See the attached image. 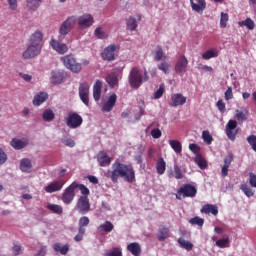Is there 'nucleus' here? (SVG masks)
<instances>
[{
  "mask_svg": "<svg viewBox=\"0 0 256 256\" xmlns=\"http://www.w3.org/2000/svg\"><path fill=\"white\" fill-rule=\"evenodd\" d=\"M104 176L113 184H117L120 178L129 184L136 181V172L133 165L122 163L120 160H115L111 165V170L108 169Z\"/></svg>",
  "mask_w": 256,
  "mask_h": 256,
  "instance_id": "nucleus-1",
  "label": "nucleus"
},
{
  "mask_svg": "<svg viewBox=\"0 0 256 256\" xmlns=\"http://www.w3.org/2000/svg\"><path fill=\"white\" fill-rule=\"evenodd\" d=\"M128 81L132 89H139L143 83L149 81L148 71L145 68L133 67L129 73Z\"/></svg>",
  "mask_w": 256,
  "mask_h": 256,
  "instance_id": "nucleus-2",
  "label": "nucleus"
},
{
  "mask_svg": "<svg viewBox=\"0 0 256 256\" xmlns=\"http://www.w3.org/2000/svg\"><path fill=\"white\" fill-rule=\"evenodd\" d=\"M65 121L69 129H78L83 124L82 116L76 112H69Z\"/></svg>",
  "mask_w": 256,
  "mask_h": 256,
  "instance_id": "nucleus-3",
  "label": "nucleus"
},
{
  "mask_svg": "<svg viewBox=\"0 0 256 256\" xmlns=\"http://www.w3.org/2000/svg\"><path fill=\"white\" fill-rule=\"evenodd\" d=\"M237 128H238L237 120H229L225 126V134L227 138L232 142L236 140L237 135L239 133V130Z\"/></svg>",
  "mask_w": 256,
  "mask_h": 256,
  "instance_id": "nucleus-4",
  "label": "nucleus"
},
{
  "mask_svg": "<svg viewBox=\"0 0 256 256\" xmlns=\"http://www.w3.org/2000/svg\"><path fill=\"white\" fill-rule=\"evenodd\" d=\"M90 200L87 196H80L76 202L75 210L81 214H87L90 211Z\"/></svg>",
  "mask_w": 256,
  "mask_h": 256,
  "instance_id": "nucleus-5",
  "label": "nucleus"
},
{
  "mask_svg": "<svg viewBox=\"0 0 256 256\" xmlns=\"http://www.w3.org/2000/svg\"><path fill=\"white\" fill-rule=\"evenodd\" d=\"M75 196V186L73 185V183H71L68 187L64 189L63 193L61 194V201L65 205H70L74 201Z\"/></svg>",
  "mask_w": 256,
  "mask_h": 256,
  "instance_id": "nucleus-6",
  "label": "nucleus"
},
{
  "mask_svg": "<svg viewBox=\"0 0 256 256\" xmlns=\"http://www.w3.org/2000/svg\"><path fill=\"white\" fill-rule=\"evenodd\" d=\"M42 51V45L28 44L26 51L22 53L24 59H34L37 55H40Z\"/></svg>",
  "mask_w": 256,
  "mask_h": 256,
  "instance_id": "nucleus-7",
  "label": "nucleus"
},
{
  "mask_svg": "<svg viewBox=\"0 0 256 256\" xmlns=\"http://www.w3.org/2000/svg\"><path fill=\"white\" fill-rule=\"evenodd\" d=\"M178 194H182L183 199L194 198L197 195V188L192 184H185L178 189Z\"/></svg>",
  "mask_w": 256,
  "mask_h": 256,
  "instance_id": "nucleus-8",
  "label": "nucleus"
},
{
  "mask_svg": "<svg viewBox=\"0 0 256 256\" xmlns=\"http://www.w3.org/2000/svg\"><path fill=\"white\" fill-rule=\"evenodd\" d=\"M76 22H77V18L75 16H70L61 24L59 28V33L61 35H68L71 29H73Z\"/></svg>",
  "mask_w": 256,
  "mask_h": 256,
  "instance_id": "nucleus-9",
  "label": "nucleus"
},
{
  "mask_svg": "<svg viewBox=\"0 0 256 256\" xmlns=\"http://www.w3.org/2000/svg\"><path fill=\"white\" fill-rule=\"evenodd\" d=\"M66 184V181L63 179L53 181L49 183L45 188L44 191L48 194H53L55 192H59L63 189L64 185Z\"/></svg>",
  "mask_w": 256,
  "mask_h": 256,
  "instance_id": "nucleus-10",
  "label": "nucleus"
},
{
  "mask_svg": "<svg viewBox=\"0 0 256 256\" xmlns=\"http://www.w3.org/2000/svg\"><path fill=\"white\" fill-rule=\"evenodd\" d=\"M116 103L117 95L113 93L108 97L107 101L103 103L101 111L103 113H110L114 109Z\"/></svg>",
  "mask_w": 256,
  "mask_h": 256,
  "instance_id": "nucleus-11",
  "label": "nucleus"
},
{
  "mask_svg": "<svg viewBox=\"0 0 256 256\" xmlns=\"http://www.w3.org/2000/svg\"><path fill=\"white\" fill-rule=\"evenodd\" d=\"M116 50H117V46L115 44H111L107 46L101 53L102 59L104 61H114Z\"/></svg>",
  "mask_w": 256,
  "mask_h": 256,
  "instance_id": "nucleus-12",
  "label": "nucleus"
},
{
  "mask_svg": "<svg viewBox=\"0 0 256 256\" xmlns=\"http://www.w3.org/2000/svg\"><path fill=\"white\" fill-rule=\"evenodd\" d=\"M66 77H67V74L65 72L52 71L51 77H50V83H52V85H61V83H64Z\"/></svg>",
  "mask_w": 256,
  "mask_h": 256,
  "instance_id": "nucleus-13",
  "label": "nucleus"
},
{
  "mask_svg": "<svg viewBox=\"0 0 256 256\" xmlns=\"http://www.w3.org/2000/svg\"><path fill=\"white\" fill-rule=\"evenodd\" d=\"M185 103H187V98L183 94H173L171 96L170 107H179L185 105Z\"/></svg>",
  "mask_w": 256,
  "mask_h": 256,
  "instance_id": "nucleus-14",
  "label": "nucleus"
},
{
  "mask_svg": "<svg viewBox=\"0 0 256 256\" xmlns=\"http://www.w3.org/2000/svg\"><path fill=\"white\" fill-rule=\"evenodd\" d=\"M234 161V155L229 154L224 158V165L221 168V175L223 178H226L229 175V168Z\"/></svg>",
  "mask_w": 256,
  "mask_h": 256,
  "instance_id": "nucleus-15",
  "label": "nucleus"
},
{
  "mask_svg": "<svg viewBox=\"0 0 256 256\" xmlns=\"http://www.w3.org/2000/svg\"><path fill=\"white\" fill-rule=\"evenodd\" d=\"M94 23V18L90 14H84L78 18L77 24L79 27H91Z\"/></svg>",
  "mask_w": 256,
  "mask_h": 256,
  "instance_id": "nucleus-16",
  "label": "nucleus"
},
{
  "mask_svg": "<svg viewBox=\"0 0 256 256\" xmlns=\"http://www.w3.org/2000/svg\"><path fill=\"white\" fill-rule=\"evenodd\" d=\"M97 161L100 167H108L111 165L112 159L106 152H99L97 155Z\"/></svg>",
  "mask_w": 256,
  "mask_h": 256,
  "instance_id": "nucleus-17",
  "label": "nucleus"
},
{
  "mask_svg": "<svg viewBox=\"0 0 256 256\" xmlns=\"http://www.w3.org/2000/svg\"><path fill=\"white\" fill-rule=\"evenodd\" d=\"M50 45L54 51L59 53L60 55H64V53H67L68 51V46L66 44H62L56 40H51Z\"/></svg>",
  "mask_w": 256,
  "mask_h": 256,
  "instance_id": "nucleus-18",
  "label": "nucleus"
},
{
  "mask_svg": "<svg viewBox=\"0 0 256 256\" xmlns=\"http://www.w3.org/2000/svg\"><path fill=\"white\" fill-rule=\"evenodd\" d=\"M201 213L206 214V215H213V216H218L219 214V209L216 205L213 204H205L201 208Z\"/></svg>",
  "mask_w": 256,
  "mask_h": 256,
  "instance_id": "nucleus-19",
  "label": "nucleus"
},
{
  "mask_svg": "<svg viewBox=\"0 0 256 256\" xmlns=\"http://www.w3.org/2000/svg\"><path fill=\"white\" fill-rule=\"evenodd\" d=\"M102 87V81L96 80L92 88L94 101H99L101 99Z\"/></svg>",
  "mask_w": 256,
  "mask_h": 256,
  "instance_id": "nucleus-20",
  "label": "nucleus"
},
{
  "mask_svg": "<svg viewBox=\"0 0 256 256\" xmlns=\"http://www.w3.org/2000/svg\"><path fill=\"white\" fill-rule=\"evenodd\" d=\"M127 251L131 253L132 256H141L142 248L138 242H131L127 245Z\"/></svg>",
  "mask_w": 256,
  "mask_h": 256,
  "instance_id": "nucleus-21",
  "label": "nucleus"
},
{
  "mask_svg": "<svg viewBox=\"0 0 256 256\" xmlns=\"http://www.w3.org/2000/svg\"><path fill=\"white\" fill-rule=\"evenodd\" d=\"M190 4L192 10L196 11L197 13H202L207 6L206 0H196V3L194 0H190Z\"/></svg>",
  "mask_w": 256,
  "mask_h": 256,
  "instance_id": "nucleus-22",
  "label": "nucleus"
},
{
  "mask_svg": "<svg viewBox=\"0 0 256 256\" xmlns=\"http://www.w3.org/2000/svg\"><path fill=\"white\" fill-rule=\"evenodd\" d=\"M43 33L41 31L33 32L29 37V44L31 45H42Z\"/></svg>",
  "mask_w": 256,
  "mask_h": 256,
  "instance_id": "nucleus-23",
  "label": "nucleus"
},
{
  "mask_svg": "<svg viewBox=\"0 0 256 256\" xmlns=\"http://www.w3.org/2000/svg\"><path fill=\"white\" fill-rule=\"evenodd\" d=\"M170 229L168 227H165L164 225H161L157 231V239L159 242H164L169 238Z\"/></svg>",
  "mask_w": 256,
  "mask_h": 256,
  "instance_id": "nucleus-24",
  "label": "nucleus"
},
{
  "mask_svg": "<svg viewBox=\"0 0 256 256\" xmlns=\"http://www.w3.org/2000/svg\"><path fill=\"white\" fill-rule=\"evenodd\" d=\"M47 99H48V94L46 92H39L33 97L32 103L35 107H39L40 105L45 103Z\"/></svg>",
  "mask_w": 256,
  "mask_h": 256,
  "instance_id": "nucleus-25",
  "label": "nucleus"
},
{
  "mask_svg": "<svg viewBox=\"0 0 256 256\" xmlns=\"http://www.w3.org/2000/svg\"><path fill=\"white\" fill-rule=\"evenodd\" d=\"M29 142L28 140H21L14 138L12 141H10V146L14 148V150H22L25 149L28 146Z\"/></svg>",
  "mask_w": 256,
  "mask_h": 256,
  "instance_id": "nucleus-26",
  "label": "nucleus"
},
{
  "mask_svg": "<svg viewBox=\"0 0 256 256\" xmlns=\"http://www.w3.org/2000/svg\"><path fill=\"white\" fill-rule=\"evenodd\" d=\"M167 168V164L163 157H159L156 162V172L158 175L162 176L165 174Z\"/></svg>",
  "mask_w": 256,
  "mask_h": 256,
  "instance_id": "nucleus-27",
  "label": "nucleus"
},
{
  "mask_svg": "<svg viewBox=\"0 0 256 256\" xmlns=\"http://www.w3.org/2000/svg\"><path fill=\"white\" fill-rule=\"evenodd\" d=\"M114 230V224L110 221H105L103 224L99 225L97 231L99 233H111Z\"/></svg>",
  "mask_w": 256,
  "mask_h": 256,
  "instance_id": "nucleus-28",
  "label": "nucleus"
},
{
  "mask_svg": "<svg viewBox=\"0 0 256 256\" xmlns=\"http://www.w3.org/2000/svg\"><path fill=\"white\" fill-rule=\"evenodd\" d=\"M32 170V162L28 158L20 160V171L24 173H30Z\"/></svg>",
  "mask_w": 256,
  "mask_h": 256,
  "instance_id": "nucleus-29",
  "label": "nucleus"
},
{
  "mask_svg": "<svg viewBox=\"0 0 256 256\" xmlns=\"http://www.w3.org/2000/svg\"><path fill=\"white\" fill-rule=\"evenodd\" d=\"M42 120L46 123L53 122L55 120V113L52 109H45L42 113Z\"/></svg>",
  "mask_w": 256,
  "mask_h": 256,
  "instance_id": "nucleus-30",
  "label": "nucleus"
},
{
  "mask_svg": "<svg viewBox=\"0 0 256 256\" xmlns=\"http://www.w3.org/2000/svg\"><path fill=\"white\" fill-rule=\"evenodd\" d=\"M69 248V244H64L63 246H61L60 243L53 244V250L57 253H60L61 255H67L69 252Z\"/></svg>",
  "mask_w": 256,
  "mask_h": 256,
  "instance_id": "nucleus-31",
  "label": "nucleus"
},
{
  "mask_svg": "<svg viewBox=\"0 0 256 256\" xmlns=\"http://www.w3.org/2000/svg\"><path fill=\"white\" fill-rule=\"evenodd\" d=\"M72 185H74V190L78 189L82 195V197H87L90 195V190L87 186L84 184H78L77 182H72Z\"/></svg>",
  "mask_w": 256,
  "mask_h": 256,
  "instance_id": "nucleus-32",
  "label": "nucleus"
},
{
  "mask_svg": "<svg viewBox=\"0 0 256 256\" xmlns=\"http://www.w3.org/2000/svg\"><path fill=\"white\" fill-rule=\"evenodd\" d=\"M169 146L176 154H181L183 151L182 143L179 140H169Z\"/></svg>",
  "mask_w": 256,
  "mask_h": 256,
  "instance_id": "nucleus-33",
  "label": "nucleus"
},
{
  "mask_svg": "<svg viewBox=\"0 0 256 256\" xmlns=\"http://www.w3.org/2000/svg\"><path fill=\"white\" fill-rule=\"evenodd\" d=\"M177 243L179 244L180 248L185 249L186 251L193 250V243L188 240H185L183 237L178 238Z\"/></svg>",
  "mask_w": 256,
  "mask_h": 256,
  "instance_id": "nucleus-34",
  "label": "nucleus"
},
{
  "mask_svg": "<svg viewBox=\"0 0 256 256\" xmlns=\"http://www.w3.org/2000/svg\"><path fill=\"white\" fill-rule=\"evenodd\" d=\"M169 179H176V180H182L184 178V175L182 173V169L178 165H174V172L168 174Z\"/></svg>",
  "mask_w": 256,
  "mask_h": 256,
  "instance_id": "nucleus-35",
  "label": "nucleus"
},
{
  "mask_svg": "<svg viewBox=\"0 0 256 256\" xmlns=\"http://www.w3.org/2000/svg\"><path fill=\"white\" fill-rule=\"evenodd\" d=\"M63 65H79L73 54H68L60 58Z\"/></svg>",
  "mask_w": 256,
  "mask_h": 256,
  "instance_id": "nucleus-36",
  "label": "nucleus"
},
{
  "mask_svg": "<svg viewBox=\"0 0 256 256\" xmlns=\"http://www.w3.org/2000/svg\"><path fill=\"white\" fill-rule=\"evenodd\" d=\"M106 83H108L109 87H116L119 83L117 74L111 73V74L107 75Z\"/></svg>",
  "mask_w": 256,
  "mask_h": 256,
  "instance_id": "nucleus-37",
  "label": "nucleus"
},
{
  "mask_svg": "<svg viewBox=\"0 0 256 256\" xmlns=\"http://www.w3.org/2000/svg\"><path fill=\"white\" fill-rule=\"evenodd\" d=\"M46 208L53 214L62 215L63 207L58 204H47Z\"/></svg>",
  "mask_w": 256,
  "mask_h": 256,
  "instance_id": "nucleus-38",
  "label": "nucleus"
},
{
  "mask_svg": "<svg viewBox=\"0 0 256 256\" xmlns=\"http://www.w3.org/2000/svg\"><path fill=\"white\" fill-rule=\"evenodd\" d=\"M239 27H247L249 31H253L255 29V22L251 18H247L246 20L238 22Z\"/></svg>",
  "mask_w": 256,
  "mask_h": 256,
  "instance_id": "nucleus-39",
  "label": "nucleus"
},
{
  "mask_svg": "<svg viewBox=\"0 0 256 256\" xmlns=\"http://www.w3.org/2000/svg\"><path fill=\"white\" fill-rule=\"evenodd\" d=\"M249 112L248 111H240L236 110L235 118L238 122H246L248 121Z\"/></svg>",
  "mask_w": 256,
  "mask_h": 256,
  "instance_id": "nucleus-40",
  "label": "nucleus"
},
{
  "mask_svg": "<svg viewBox=\"0 0 256 256\" xmlns=\"http://www.w3.org/2000/svg\"><path fill=\"white\" fill-rule=\"evenodd\" d=\"M195 163L201 170H205L208 168L207 161L203 158L202 155H196L195 157Z\"/></svg>",
  "mask_w": 256,
  "mask_h": 256,
  "instance_id": "nucleus-41",
  "label": "nucleus"
},
{
  "mask_svg": "<svg viewBox=\"0 0 256 256\" xmlns=\"http://www.w3.org/2000/svg\"><path fill=\"white\" fill-rule=\"evenodd\" d=\"M90 93V86L88 82H83L79 84L78 94L79 95H89Z\"/></svg>",
  "mask_w": 256,
  "mask_h": 256,
  "instance_id": "nucleus-42",
  "label": "nucleus"
},
{
  "mask_svg": "<svg viewBox=\"0 0 256 256\" xmlns=\"http://www.w3.org/2000/svg\"><path fill=\"white\" fill-rule=\"evenodd\" d=\"M90 224V219L87 216H82L79 218L78 221V230H86L85 227H88Z\"/></svg>",
  "mask_w": 256,
  "mask_h": 256,
  "instance_id": "nucleus-43",
  "label": "nucleus"
},
{
  "mask_svg": "<svg viewBox=\"0 0 256 256\" xmlns=\"http://www.w3.org/2000/svg\"><path fill=\"white\" fill-rule=\"evenodd\" d=\"M214 57H218L217 49L208 50L202 55V59H204L205 61H208L209 59H213Z\"/></svg>",
  "mask_w": 256,
  "mask_h": 256,
  "instance_id": "nucleus-44",
  "label": "nucleus"
},
{
  "mask_svg": "<svg viewBox=\"0 0 256 256\" xmlns=\"http://www.w3.org/2000/svg\"><path fill=\"white\" fill-rule=\"evenodd\" d=\"M241 191L245 194L246 197L251 198L255 195V192L247 184H241Z\"/></svg>",
  "mask_w": 256,
  "mask_h": 256,
  "instance_id": "nucleus-45",
  "label": "nucleus"
},
{
  "mask_svg": "<svg viewBox=\"0 0 256 256\" xmlns=\"http://www.w3.org/2000/svg\"><path fill=\"white\" fill-rule=\"evenodd\" d=\"M230 243V239L228 236H226L225 238L219 239L215 242V245L221 249H225L228 247Z\"/></svg>",
  "mask_w": 256,
  "mask_h": 256,
  "instance_id": "nucleus-46",
  "label": "nucleus"
},
{
  "mask_svg": "<svg viewBox=\"0 0 256 256\" xmlns=\"http://www.w3.org/2000/svg\"><path fill=\"white\" fill-rule=\"evenodd\" d=\"M154 59L155 61H162V59H165V54L161 46L156 47Z\"/></svg>",
  "mask_w": 256,
  "mask_h": 256,
  "instance_id": "nucleus-47",
  "label": "nucleus"
},
{
  "mask_svg": "<svg viewBox=\"0 0 256 256\" xmlns=\"http://www.w3.org/2000/svg\"><path fill=\"white\" fill-rule=\"evenodd\" d=\"M228 21H229V14L222 12L221 16H220V27H221V29H226Z\"/></svg>",
  "mask_w": 256,
  "mask_h": 256,
  "instance_id": "nucleus-48",
  "label": "nucleus"
},
{
  "mask_svg": "<svg viewBox=\"0 0 256 256\" xmlns=\"http://www.w3.org/2000/svg\"><path fill=\"white\" fill-rule=\"evenodd\" d=\"M126 25L129 31H135V29H137L138 27L137 21L134 18H128L126 21Z\"/></svg>",
  "mask_w": 256,
  "mask_h": 256,
  "instance_id": "nucleus-49",
  "label": "nucleus"
},
{
  "mask_svg": "<svg viewBox=\"0 0 256 256\" xmlns=\"http://www.w3.org/2000/svg\"><path fill=\"white\" fill-rule=\"evenodd\" d=\"M202 139L207 145H211L213 142V137L208 130L202 132Z\"/></svg>",
  "mask_w": 256,
  "mask_h": 256,
  "instance_id": "nucleus-50",
  "label": "nucleus"
},
{
  "mask_svg": "<svg viewBox=\"0 0 256 256\" xmlns=\"http://www.w3.org/2000/svg\"><path fill=\"white\" fill-rule=\"evenodd\" d=\"M189 223L191 225H197L198 227H203L205 220L203 218H200L198 216H195L189 220Z\"/></svg>",
  "mask_w": 256,
  "mask_h": 256,
  "instance_id": "nucleus-51",
  "label": "nucleus"
},
{
  "mask_svg": "<svg viewBox=\"0 0 256 256\" xmlns=\"http://www.w3.org/2000/svg\"><path fill=\"white\" fill-rule=\"evenodd\" d=\"M94 35L97 39H107L108 34L103 31L101 28H96L94 30Z\"/></svg>",
  "mask_w": 256,
  "mask_h": 256,
  "instance_id": "nucleus-52",
  "label": "nucleus"
},
{
  "mask_svg": "<svg viewBox=\"0 0 256 256\" xmlns=\"http://www.w3.org/2000/svg\"><path fill=\"white\" fill-rule=\"evenodd\" d=\"M27 7L31 10H36L40 6L41 0H27Z\"/></svg>",
  "mask_w": 256,
  "mask_h": 256,
  "instance_id": "nucleus-53",
  "label": "nucleus"
},
{
  "mask_svg": "<svg viewBox=\"0 0 256 256\" xmlns=\"http://www.w3.org/2000/svg\"><path fill=\"white\" fill-rule=\"evenodd\" d=\"M61 143L68 148H74L76 146V142L71 138H62Z\"/></svg>",
  "mask_w": 256,
  "mask_h": 256,
  "instance_id": "nucleus-54",
  "label": "nucleus"
},
{
  "mask_svg": "<svg viewBox=\"0 0 256 256\" xmlns=\"http://www.w3.org/2000/svg\"><path fill=\"white\" fill-rule=\"evenodd\" d=\"M104 256H122V250L118 247L104 253Z\"/></svg>",
  "mask_w": 256,
  "mask_h": 256,
  "instance_id": "nucleus-55",
  "label": "nucleus"
},
{
  "mask_svg": "<svg viewBox=\"0 0 256 256\" xmlns=\"http://www.w3.org/2000/svg\"><path fill=\"white\" fill-rule=\"evenodd\" d=\"M165 93V86L161 84L159 88L154 92V99H161Z\"/></svg>",
  "mask_w": 256,
  "mask_h": 256,
  "instance_id": "nucleus-56",
  "label": "nucleus"
},
{
  "mask_svg": "<svg viewBox=\"0 0 256 256\" xmlns=\"http://www.w3.org/2000/svg\"><path fill=\"white\" fill-rule=\"evenodd\" d=\"M247 142L251 146L252 150L256 153V135L248 136Z\"/></svg>",
  "mask_w": 256,
  "mask_h": 256,
  "instance_id": "nucleus-57",
  "label": "nucleus"
},
{
  "mask_svg": "<svg viewBox=\"0 0 256 256\" xmlns=\"http://www.w3.org/2000/svg\"><path fill=\"white\" fill-rule=\"evenodd\" d=\"M86 233V229H78V233L74 236L75 242H81L84 238V235Z\"/></svg>",
  "mask_w": 256,
  "mask_h": 256,
  "instance_id": "nucleus-58",
  "label": "nucleus"
},
{
  "mask_svg": "<svg viewBox=\"0 0 256 256\" xmlns=\"http://www.w3.org/2000/svg\"><path fill=\"white\" fill-rule=\"evenodd\" d=\"M80 101L84 103L86 107H89L90 99L89 94H79Z\"/></svg>",
  "mask_w": 256,
  "mask_h": 256,
  "instance_id": "nucleus-59",
  "label": "nucleus"
},
{
  "mask_svg": "<svg viewBox=\"0 0 256 256\" xmlns=\"http://www.w3.org/2000/svg\"><path fill=\"white\" fill-rule=\"evenodd\" d=\"M217 109L220 113H225L226 112V104L223 100H218L217 101Z\"/></svg>",
  "mask_w": 256,
  "mask_h": 256,
  "instance_id": "nucleus-60",
  "label": "nucleus"
},
{
  "mask_svg": "<svg viewBox=\"0 0 256 256\" xmlns=\"http://www.w3.org/2000/svg\"><path fill=\"white\" fill-rule=\"evenodd\" d=\"M225 100L226 101H230V99H233L234 95H233V89L232 87H228L225 91L224 94Z\"/></svg>",
  "mask_w": 256,
  "mask_h": 256,
  "instance_id": "nucleus-61",
  "label": "nucleus"
},
{
  "mask_svg": "<svg viewBox=\"0 0 256 256\" xmlns=\"http://www.w3.org/2000/svg\"><path fill=\"white\" fill-rule=\"evenodd\" d=\"M151 137L153 139H160L162 137V131L160 129H152Z\"/></svg>",
  "mask_w": 256,
  "mask_h": 256,
  "instance_id": "nucleus-62",
  "label": "nucleus"
},
{
  "mask_svg": "<svg viewBox=\"0 0 256 256\" xmlns=\"http://www.w3.org/2000/svg\"><path fill=\"white\" fill-rule=\"evenodd\" d=\"M67 69H69L71 73H80L82 67L81 65H68Z\"/></svg>",
  "mask_w": 256,
  "mask_h": 256,
  "instance_id": "nucleus-63",
  "label": "nucleus"
},
{
  "mask_svg": "<svg viewBox=\"0 0 256 256\" xmlns=\"http://www.w3.org/2000/svg\"><path fill=\"white\" fill-rule=\"evenodd\" d=\"M249 184L252 188H256V174L249 173Z\"/></svg>",
  "mask_w": 256,
  "mask_h": 256,
  "instance_id": "nucleus-64",
  "label": "nucleus"
}]
</instances>
